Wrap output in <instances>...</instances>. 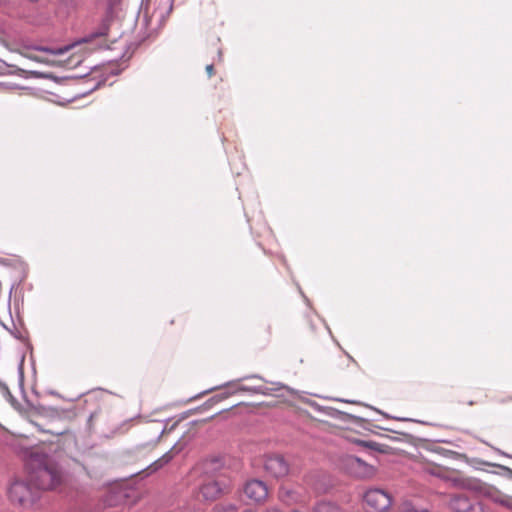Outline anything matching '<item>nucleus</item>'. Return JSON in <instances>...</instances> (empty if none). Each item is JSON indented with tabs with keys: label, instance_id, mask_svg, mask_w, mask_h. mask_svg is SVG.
<instances>
[{
	"label": "nucleus",
	"instance_id": "obj_18",
	"mask_svg": "<svg viewBox=\"0 0 512 512\" xmlns=\"http://www.w3.org/2000/svg\"><path fill=\"white\" fill-rule=\"evenodd\" d=\"M11 272H12L11 269L4 268L3 271L1 272V276L2 277L10 276Z\"/></svg>",
	"mask_w": 512,
	"mask_h": 512
},
{
	"label": "nucleus",
	"instance_id": "obj_22",
	"mask_svg": "<svg viewBox=\"0 0 512 512\" xmlns=\"http://www.w3.org/2000/svg\"><path fill=\"white\" fill-rule=\"evenodd\" d=\"M243 512H258V511H255V510H252V509H247V510H245Z\"/></svg>",
	"mask_w": 512,
	"mask_h": 512
},
{
	"label": "nucleus",
	"instance_id": "obj_8",
	"mask_svg": "<svg viewBox=\"0 0 512 512\" xmlns=\"http://www.w3.org/2000/svg\"><path fill=\"white\" fill-rule=\"evenodd\" d=\"M343 466L349 474L358 478L370 477L375 473V469L372 465L352 455L343 459Z\"/></svg>",
	"mask_w": 512,
	"mask_h": 512
},
{
	"label": "nucleus",
	"instance_id": "obj_10",
	"mask_svg": "<svg viewBox=\"0 0 512 512\" xmlns=\"http://www.w3.org/2000/svg\"><path fill=\"white\" fill-rule=\"evenodd\" d=\"M449 506L455 512H485L480 503L472 502L464 495L453 496Z\"/></svg>",
	"mask_w": 512,
	"mask_h": 512
},
{
	"label": "nucleus",
	"instance_id": "obj_19",
	"mask_svg": "<svg viewBox=\"0 0 512 512\" xmlns=\"http://www.w3.org/2000/svg\"><path fill=\"white\" fill-rule=\"evenodd\" d=\"M0 390H2L3 392L9 393L8 387L6 386V384H4L1 381H0Z\"/></svg>",
	"mask_w": 512,
	"mask_h": 512
},
{
	"label": "nucleus",
	"instance_id": "obj_1",
	"mask_svg": "<svg viewBox=\"0 0 512 512\" xmlns=\"http://www.w3.org/2000/svg\"><path fill=\"white\" fill-rule=\"evenodd\" d=\"M27 467L29 480L39 493L55 489L62 482V472L59 466L46 457L30 459Z\"/></svg>",
	"mask_w": 512,
	"mask_h": 512
},
{
	"label": "nucleus",
	"instance_id": "obj_4",
	"mask_svg": "<svg viewBox=\"0 0 512 512\" xmlns=\"http://www.w3.org/2000/svg\"><path fill=\"white\" fill-rule=\"evenodd\" d=\"M391 505V495L382 489H369L364 494V508L366 512H388Z\"/></svg>",
	"mask_w": 512,
	"mask_h": 512
},
{
	"label": "nucleus",
	"instance_id": "obj_14",
	"mask_svg": "<svg viewBox=\"0 0 512 512\" xmlns=\"http://www.w3.org/2000/svg\"><path fill=\"white\" fill-rule=\"evenodd\" d=\"M214 512H236L237 506L232 503H219L214 506Z\"/></svg>",
	"mask_w": 512,
	"mask_h": 512
},
{
	"label": "nucleus",
	"instance_id": "obj_21",
	"mask_svg": "<svg viewBox=\"0 0 512 512\" xmlns=\"http://www.w3.org/2000/svg\"><path fill=\"white\" fill-rule=\"evenodd\" d=\"M65 51H68V48H67V47H66V48H64V49H59V50H58V53H63V52H65Z\"/></svg>",
	"mask_w": 512,
	"mask_h": 512
},
{
	"label": "nucleus",
	"instance_id": "obj_11",
	"mask_svg": "<svg viewBox=\"0 0 512 512\" xmlns=\"http://www.w3.org/2000/svg\"><path fill=\"white\" fill-rule=\"evenodd\" d=\"M127 491L120 486L108 488L104 496V503L108 507H117L124 504L127 500Z\"/></svg>",
	"mask_w": 512,
	"mask_h": 512
},
{
	"label": "nucleus",
	"instance_id": "obj_16",
	"mask_svg": "<svg viewBox=\"0 0 512 512\" xmlns=\"http://www.w3.org/2000/svg\"><path fill=\"white\" fill-rule=\"evenodd\" d=\"M403 512H428L427 509H416L414 507H410L409 505H404L402 508Z\"/></svg>",
	"mask_w": 512,
	"mask_h": 512
},
{
	"label": "nucleus",
	"instance_id": "obj_7",
	"mask_svg": "<svg viewBox=\"0 0 512 512\" xmlns=\"http://www.w3.org/2000/svg\"><path fill=\"white\" fill-rule=\"evenodd\" d=\"M243 493L251 502L263 504L269 497V488L264 481L251 479L245 483Z\"/></svg>",
	"mask_w": 512,
	"mask_h": 512
},
{
	"label": "nucleus",
	"instance_id": "obj_2",
	"mask_svg": "<svg viewBox=\"0 0 512 512\" xmlns=\"http://www.w3.org/2000/svg\"><path fill=\"white\" fill-rule=\"evenodd\" d=\"M39 492L32 482L27 479H15L9 486L8 496L13 503L27 507L32 505L38 498Z\"/></svg>",
	"mask_w": 512,
	"mask_h": 512
},
{
	"label": "nucleus",
	"instance_id": "obj_5",
	"mask_svg": "<svg viewBox=\"0 0 512 512\" xmlns=\"http://www.w3.org/2000/svg\"><path fill=\"white\" fill-rule=\"evenodd\" d=\"M231 489V480L221 477L204 483L199 489L198 497L207 501H214L219 497L230 493Z\"/></svg>",
	"mask_w": 512,
	"mask_h": 512
},
{
	"label": "nucleus",
	"instance_id": "obj_17",
	"mask_svg": "<svg viewBox=\"0 0 512 512\" xmlns=\"http://www.w3.org/2000/svg\"><path fill=\"white\" fill-rule=\"evenodd\" d=\"M206 72H207V75H208L209 78L214 76V74H215L214 65L213 64H208L206 66Z\"/></svg>",
	"mask_w": 512,
	"mask_h": 512
},
{
	"label": "nucleus",
	"instance_id": "obj_15",
	"mask_svg": "<svg viewBox=\"0 0 512 512\" xmlns=\"http://www.w3.org/2000/svg\"><path fill=\"white\" fill-rule=\"evenodd\" d=\"M499 503L508 509L512 510V497L511 496H501L498 499Z\"/></svg>",
	"mask_w": 512,
	"mask_h": 512
},
{
	"label": "nucleus",
	"instance_id": "obj_6",
	"mask_svg": "<svg viewBox=\"0 0 512 512\" xmlns=\"http://www.w3.org/2000/svg\"><path fill=\"white\" fill-rule=\"evenodd\" d=\"M263 468L273 478H282L289 474L290 466L286 459L279 454L265 455Z\"/></svg>",
	"mask_w": 512,
	"mask_h": 512
},
{
	"label": "nucleus",
	"instance_id": "obj_12",
	"mask_svg": "<svg viewBox=\"0 0 512 512\" xmlns=\"http://www.w3.org/2000/svg\"><path fill=\"white\" fill-rule=\"evenodd\" d=\"M164 431H165V428L162 425V423H160V422L152 423L150 426H148L146 428V432L152 435L151 440L144 445L147 447H150V446L154 447L159 442Z\"/></svg>",
	"mask_w": 512,
	"mask_h": 512
},
{
	"label": "nucleus",
	"instance_id": "obj_20",
	"mask_svg": "<svg viewBox=\"0 0 512 512\" xmlns=\"http://www.w3.org/2000/svg\"><path fill=\"white\" fill-rule=\"evenodd\" d=\"M265 512H282L279 508L272 507L267 509Z\"/></svg>",
	"mask_w": 512,
	"mask_h": 512
},
{
	"label": "nucleus",
	"instance_id": "obj_3",
	"mask_svg": "<svg viewBox=\"0 0 512 512\" xmlns=\"http://www.w3.org/2000/svg\"><path fill=\"white\" fill-rule=\"evenodd\" d=\"M413 467L419 472L437 477L445 481H450L454 484L459 482V477L454 470L442 466L423 455L415 456L413 459Z\"/></svg>",
	"mask_w": 512,
	"mask_h": 512
},
{
	"label": "nucleus",
	"instance_id": "obj_9",
	"mask_svg": "<svg viewBox=\"0 0 512 512\" xmlns=\"http://www.w3.org/2000/svg\"><path fill=\"white\" fill-rule=\"evenodd\" d=\"M277 496L279 501L287 506L306 504L308 502L307 494L303 493L299 488L289 485H281Z\"/></svg>",
	"mask_w": 512,
	"mask_h": 512
},
{
	"label": "nucleus",
	"instance_id": "obj_13",
	"mask_svg": "<svg viewBox=\"0 0 512 512\" xmlns=\"http://www.w3.org/2000/svg\"><path fill=\"white\" fill-rule=\"evenodd\" d=\"M314 512H342V510L334 503L323 501L314 507Z\"/></svg>",
	"mask_w": 512,
	"mask_h": 512
}]
</instances>
